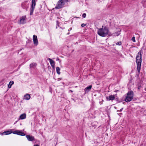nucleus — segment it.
Segmentation results:
<instances>
[{"instance_id":"4","label":"nucleus","mask_w":146,"mask_h":146,"mask_svg":"<svg viewBox=\"0 0 146 146\" xmlns=\"http://www.w3.org/2000/svg\"><path fill=\"white\" fill-rule=\"evenodd\" d=\"M68 1V0H59L58 1L55 7L56 9H58L63 7L66 2Z\"/></svg>"},{"instance_id":"28","label":"nucleus","mask_w":146,"mask_h":146,"mask_svg":"<svg viewBox=\"0 0 146 146\" xmlns=\"http://www.w3.org/2000/svg\"><path fill=\"white\" fill-rule=\"evenodd\" d=\"M72 28H70V29H68V31H71V30H72Z\"/></svg>"},{"instance_id":"35","label":"nucleus","mask_w":146,"mask_h":146,"mask_svg":"<svg viewBox=\"0 0 146 146\" xmlns=\"http://www.w3.org/2000/svg\"><path fill=\"white\" fill-rule=\"evenodd\" d=\"M1 133L0 132V135H1Z\"/></svg>"},{"instance_id":"1","label":"nucleus","mask_w":146,"mask_h":146,"mask_svg":"<svg viewBox=\"0 0 146 146\" xmlns=\"http://www.w3.org/2000/svg\"><path fill=\"white\" fill-rule=\"evenodd\" d=\"M102 28L98 29V34L100 36L105 37L108 35L110 36H112L110 33L109 32V30L107 27L103 26Z\"/></svg>"},{"instance_id":"29","label":"nucleus","mask_w":146,"mask_h":146,"mask_svg":"<svg viewBox=\"0 0 146 146\" xmlns=\"http://www.w3.org/2000/svg\"><path fill=\"white\" fill-rule=\"evenodd\" d=\"M58 60L59 61V58H57L56 59V60Z\"/></svg>"},{"instance_id":"3","label":"nucleus","mask_w":146,"mask_h":146,"mask_svg":"<svg viewBox=\"0 0 146 146\" xmlns=\"http://www.w3.org/2000/svg\"><path fill=\"white\" fill-rule=\"evenodd\" d=\"M134 94L133 92L131 90L127 93V96H125L124 101L127 102H129L133 99Z\"/></svg>"},{"instance_id":"25","label":"nucleus","mask_w":146,"mask_h":146,"mask_svg":"<svg viewBox=\"0 0 146 146\" xmlns=\"http://www.w3.org/2000/svg\"><path fill=\"white\" fill-rule=\"evenodd\" d=\"M123 108H122L119 111V110H117V112H121L122 111V110H123Z\"/></svg>"},{"instance_id":"24","label":"nucleus","mask_w":146,"mask_h":146,"mask_svg":"<svg viewBox=\"0 0 146 146\" xmlns=\"http://www.w3.org/2000/svg\"><path fill=\"white\" fill-rule=\"evenodd\" d=\"M86 25L84 23H82L81 24V26L82 27H84Z\"/></svg>"},{"instance_id":"2","label":"nucleus","mask_w":146,"mask_h":146,"mask_svg":"<svg viewBox=\"0 0 146 146\" xmlns=\"http://www.w3.org/2000/svg\"><path fill=\"white\" fill-rule=\"evenodd\" d=\"M142 50H140L138 53L137 56L136 57V62L137 65V71L138 73L140 72L141 63L142 61Z\"/></svg>"},{"instance_id":"32","label":"nucleus","mask_w":146,"mask_h":146,"mask_svg":"<svg viewBox=\"0 0 146 146\" xmlns=\"http://www.w3.org/2000/svg\"><path fill=\"white\" fill-rule=\"evenodd\" d=\"M2 8V7H0V10Z\"/></svg>"},{"instance_id":"18","label":"nucleus","mask_w":146,"mask_h":146,"mask_svg":"<svg viewBox=\"0 0 146 146\" xmlns=\"http://www.w3.org/2000/svg\"><path fill=\"white\" fill-rule=\"evenodd\" d=\"M14 82L13 81H11L9 83V84L8 85V87L9 88H11V86L13 84H14Z\"/></svg>"},{"instance_id":"30","label":"nucleus","mask_w":146,"mask_h":146,"mask_svg":"<svg viewBox=\"0 0 146 146\" xmlns=\"http://www.w3.org/2000/svg\"><path fill=\"white\" fill-rule=\"evenodd\" d=\"M69 34H70V33H69H69H68L67 34V35H69Z\"/></svg>"},{"instance_id":"17","label":"nucleus","mask_w":146,"mask_h":146,"mask_svg":"<svg viewBox=\"0 0 146 146\" xmlns=\"http://www.w3.org/2000/svg\"><path fill=\"white\" fill-rule=\"evenodd\" d=\"M26 118V114L25 113H24L21 114L19 117V120L20 119H25Z\"/></svg>"},{"instance_id":"20","label":"nucleus","mask_w":146,"mask_h":146,"mask_svg":"<svg viewBox=\"0 0 146 146\" xmlns=\"http://www.w3.org/2000/svg\"><path fill=\"white\" fill-rule=\"evenodd\" d=\"M121 41L117 42L116 43V45H121Z\"/></svg>"},{"instance_id":"8","label":"nucleus","mask_w":146,"mask_h":146,"mask_svg":"<svg viewBox=\"0 0 146 146\" xmlns=\"http://www.w3.org/2000/svg\"><path fill=\"white\" fill-rule=\"evenodd\" d=\"M30 3V2H29L27 1H26L22 3L21 4V7L23 9H26V10L27 11V9L29 7Z\"/></svg>"},{"instance_id":"11","label":"nucleus","mask_w":146,"mask_h":146,"mask_svg":"<svg viewBox=\"0 0 146 146\" xmlns=\"http://www.w3.org/2000/svg\"><path fill=\"white\" fill-rule=\"evenodd\" d=\"M13 130V129H10L9 130L5 131L3 132L2 133L1 135H5L10 134L12 133V130Z\"/></svg>"},{"instance_id":"13","label":"nucleus","mask_w":146,"mask_h":146,"mask_svg":"<svg viewBox=\"0 0 146 146\" xmlns=\"http://www.w3.org/2000/svg\"><path fill=\"white\" fill-rule=\"evenodd\" d=\"M48 60H49V62L50 63V64L52 67L53 69H54L55 68V62H54L52 59H51L50 58H48Z\"/></svg>"},{"instance_id":"23","label":"nucleus","mask_w":146,"mask_h":146,"mask_svg":"<svg viewBox=\"0 0 146 146\" xmlns=\"http://www.w3.org/2000/svg\"><path fill=\"white\" fill-rule=\"evenodd\" d=\"M56 26H57L58 27H59V26L60 23L58 21H56Z\"/></svg>"},{"instance_id":"22","label":"nucleus","mask_w":146,"mask_h":146,"mask_svg":"<svg viewBox=\"0 0 146 146\" xmlns=\"http://www.w3.org/2000/svg\"><path fill=\"white\" fill-rule=\"evenodd\" d=\"M86 17V14L85 13L83 14L82 15V17L83 18H85Z\"/></svg>"},{"instance_id":"7","label":"nucleus","mask_w":146,"mask_h":146,"mask_svg":"<svg viewBox=\"0 0 146 146\" xmlns=\"http://www.w3.org/2000/svg\"><path fill=\"white\" fill-rule=\"evenodd\" d=\"M26 15L20 17V20L18 21L19 24H24L26 23Z\"/></svg>"},{"instance_id":"5","label":"nucleus","mask_w":146,"mask_h":146,"mask_svg":"<svg viewBox=\"0 0 146 146\" xmlns=\"http://www.w3.org/2000/svg\"><path fill=\"white\" fill-rule=\"evenodd\" d=\"M12 130V133L18 135L24 136L25 135V134L23 132L21 131L20 130L17 129H13Z\"/></svg>"},{"instance_id":"19","label":"nucleus","mask_w":146,"mask_h":146,"mask_svg":"<svg viewBox=\"0 0 146 146\" xmlns=\"http://www.w3.org/2000/svg\"><path fill=\"white\" fill-rule=\"evenodd\" d=\"M60 68L58 67H57L56 68V71L57 73L58 74H60Z\"/></svg>"},{"instance_id":"9","label":"nucleus","mask_w":146,"mask_h":146,"mask_svg":"<svg viewBox=\"0 0 146 146\" xmlns=\"http://www.w3.org/2000/svg\"><path fill=\"white\" fill-rule=\"evenodd\" d=\"M33 39L34 43L35 45H37L38 44V41L37 36L35 35L33 36Z\"/></svg>"},{"instance_id":"27","label":"nucleus","mask_w":146,"mask_h":146,"mask_svg":"<svg viewBox=\"0 0 146 146\" xmlns=\"http://www.w3.org/2000/svg\"><path fill=\"white\" fill-rule=\"evenodd\" d=\"M33 146H39L38 144L34 145Z\"/></svg>"},{"instance_id":"14","label":"nucleus","mask_w":146,"mask_h":146,"mask_svg":"<svg viewBox=\"0 0 146 146\" xmlns=\"http://www.w3.org/2000/svg\"><path fill=\"white\" fill-rule=\"evenodd\" d=\"M37 64L35 63H33L29 65L30 68L31 69H35L37 66Z\"/></svg>"},{"instance_id":"10","label":"nucleus","mask_w":146,"mask_h":146,"mask_svg":"<svg viewBox=\"0 0 146 146\" xmlns=\"http://www.w3.org/2000/svg\"><path fill=\"white\" fill-rule=\"evenodd\" d=\"M92 87V85L89 86H88L86 87L84 90L85 94L88 93L91 90Z\"/></svg>"},{"instance_id":"31","label":"nucleus","mask_w":146,"mask_h":146,"mask_svg":"<svg viewBox=\"0 0 146 146\" xmlns=\"http://www.w3.org/2000/svg\"><path fill=\"white\" fill-rule=\"evenodd\" d=\"M102 103V102H100V104H102V103Z\"/></svg>"},{"instance_id":"12","label":"nucleus","mask_w":146,"mask_h":146,"mask_svg":"<svg viewBox=\"0 0 146 146\" xmlns=\"http://www.w3.org/2000/svg\"><path fill=\"white\" fill-rule=\"evenodd\" d=\"M26 137L29 141H32L35 140L34 137L30 135H27Z\"/></svg>"},{"instance_id":"21","label":"nucleus","mask_w":146,"mask_h":146,"mask_svg":"<svg viewBox=\"0 0 146 146\" xmlns=\"http://www.w3.org/2000/svg\"><path fill=\"white\" fill-rule=\"evenodd\" d=\"M131 40L132 41H133L134 42H135V37H134V36L133 37L131 38Z\"/></svg>"},{"instance_id":"6","label":"nucleus","mask_w":146,"mask_h":146,"mask_svg":"<svg viewBox=\"0 0 146 146\" xmlns=\"http://www.w3.org/2000/svg\"><path fill=\"white\" fill-rule=\"evenodd\" d=\"M35 5V0H32L31 5L30 8V15H32L33 14Z\"/></svg>"},{"instance_id":"16","label":"nucleus","mask_w":146,"mask_h":146,"mask_svg":"<svg viewBox=\"0 0 146 146\" xmlns=\"http://www.w3.org/2000/svg\"><path fill=\"white\" fill-rule=\"evenodd\" d=\"M115 98L114 96L113 95H110L109 97H106V99L109 101L110 100H113L115 99Z\"/></svg>"},{"instance_id":"15","label":"nucleus","mask_w":146,"mask_h":146,"mask_svg":"<svg viewBox=\"0 0 146 146\" xmlns=\"http://www.w3.org/2000/svg\"><path fill=\"white\" fill-rule=\"evenodd\" d=\"M31 98L30 95L28 94H26L24 96L23 99L27 100H29Z\"/></svg>"},{"instance_id":"26","label":"nucleus","mask_w":146,"mask_h":146,"mask_svg":"<svg viewBox=\"0 0 146 146\" xmlns=\"http://www.w3.org/2000/svg\"><path fill=\"white\" fill-rule=\"evenodd\" d=\"M19 120V119H18V120H17V121H15V122H14V124H16L17 123V122H18V121Z\"/></svg>"},{"instance_id":"33","label":"nucleus","mask_w":146,"mask_h":146,"mask_svg":"<svg viewBox=\"0 0 146 146\" xmlns=\"http://www.w3.org/2000/svg\"><path fill=\"white\" fill-rule=\"evenodd\" d=\"M70 91L71 92H73L72 91V90H70Z\"/></svg>"},{"instance_id":"34","label":"nucleus","mask_w":146,"mask_h":146,"mask_svg":"<svg viewBox=\"0 0 146 146\" xmlns=\"http://www.w3.org/2000/svg\"><path fill=\"white\" fill-rule=\"evenodd\" d=\"M57 26H56V28L57 29Z\"/></svg>"}]
</instances>
